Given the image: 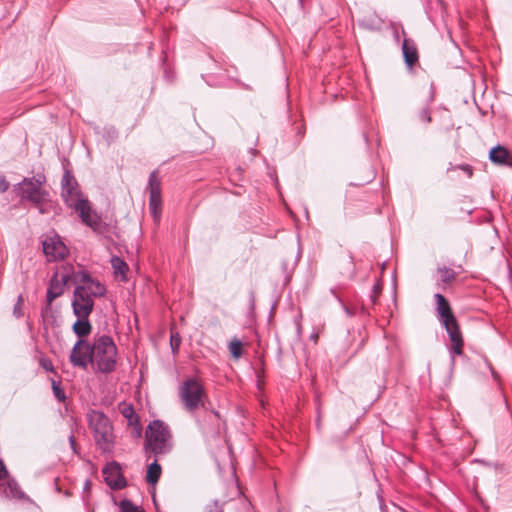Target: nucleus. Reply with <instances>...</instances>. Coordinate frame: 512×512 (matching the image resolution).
Masks as SVG:
<instances>
[{
	"mask_svg": "<svg viewBox=\"0 0 512 512\" xmlns=\"http://www.w3.org/2000/svg\"><path fill=\"white\" fill-rule=\"evenodd\" d=\"M229 351H230L231 355H232L235 359L240 358L241 353H242V343H241V341H240V340H238V339H234V340H232V341L229 343Z\"/></svg>",
	"mask_w": 512,
	"mask_h": 512,
	"instance_id": "obj_22",
	"label": "nucleus"
},
{
	"mask_svg": "<svg viewBox=\"0 0 512 512\" xmlns=\"http://www.w3.org/2000/svg\"><path fill=\"white\" fill-rule=\"evenodd\" d=\"M111 265L116 275H120L122 279H126V273L128 271V265L119 257L114 256L111 258Z\"/></svg>",
	"mask_w": 512,
	"mask_h": 512,
	"instance_id": "obj_19",
	"label": "nucleus"
},
{
	"mask_svg": "<svg viewBox=\"0 0 512 512\" xmlns=\"http://www.w3.org/2000/svg\"><path fill=\"white\" fill-rule=\"evenodd\" d=\"M420 120L429 123L431 121L430 111L428 108H423L419 113Z\"/></svg>",
	"mask_w": 512,
	"mask_h": 512,
	"instance_id": "obj_28",
	"label": "nucleus"
},
{
	"mask_svg": "<svg viewBox=\"0 0 512 512\" xmlns=\"http://www.w3.org/2000/svg\"><path fill=\"white\" fill-rule=\"evenodd\" d=\"M39 364L44 370L48 372H52L54 370L52 362L46 357L40 358Z\"/></svg>",
	"mask_w": 512,
	"mask_h": 512,
	"instance_id": "obj_27",
	"label": "nucleus"
},
{
	"mask_svg": "<svg viewBox=\"0 0 512 512\" xmlns=\"http://www.w3.org/2000/svg\"><path fill=\"white\" fill-rule=\"evenodd\" d=\"M149 206L155 222L160 221L161 216V182L155 171L150 174L149 183Z\"/></svg>",
	"mask_w": 512,
	"mask_h": 512,
	"instance_id": "obj_10",
	"label": "nucleus"
},
{
	"mask_svg": "<svg viewBox=\"0 0 512 512\" xmlns=\"http://www.w3.org/2000/svg\"><path fill=\"white\" fill-rule=\"evenodd\" d=\"M52 390L55 398L60 402H63L66 399L64 390L60 387V384L55 380H52Z\"/></svg>",
	"mask_w": 512,
	"mask_h": 512,
	"instance_id": "obj_23",
	"label": "nucleus"
},
{
	"mask_svg": "<svg viewBox=\"0 0 512 512\" xmlns=\"http://www.w3.org/2000/svg\"><path fill=\"white\" fill-rule=\"evenodd\" d=\"M146 449L155 455L165 454L172 447L169 427L161 420L152 421L146 430Z\"/></svg>",
	"mask_w": 512,
	"mask_h": 512,
	"instance_id": "obj_7",
	"label": "nucleus"
},
{
	"mask_svg": "<svg viewBox=\"0 0 512 512\" xmlns=\"http://www.w3.org/2000/svg\"><path fill=\"white\" fill-rule=\"evenodd\" d=\"M121 512H145L140 506L134 504L128 499H123L119 503Z\"/></svg>",
	"mask_w": 512,
	"mask_h": 512,
	"instance_id": "obj_21",
	"label": "nucleus"
},
{
	"mask_svg": "<svg viewBox=\"0 0 512 512\" xmlns=\"http://www.w3.org/2000/svg\"><path fill=\"white\" fill-rule=\"evenodd\" d=\"M462 169H463L464 171H467V172L469 173V176H471V175H472V170H471V168H470L469 166H463V167H462Z\"/></svg>",
	"mask_w": 512,
	"mask_h": 512,
	"instance_id": "obj_32",
	"label": "nucleus"
},
{
	"mask_svg": "<svg viewBox=\"0 0 512 512\" xmlns=\"http://www.w3.org/2000/svg\"><path fill=\"white\" fill-rule=\"evenodd\" d=\"M0 494L6 498L21 499L24 493L17 482L10 478L4 463L0 460Z\"/></svg>",
	"mask_w": 512,
	"mask_h": 512,
	"instance_id": "obj_11",
	"label": "nucleus"
},
{
	"mask_svg": "<svg viewBox=\"0 0 512 512\" xmlns=\"http://www.w3.org/2000/svg\"><path fill=\"white\" fill-rule=\"evenodd\" d=\"M489 159L495 164L505 165L512 168V154L501 145L490 150Z\"/></svg>",
	"mask_w": 512,
	"mask_h": 512,
	"instance_id": "obj_15",
	"label": "nucleus"
},
{
	"mask_svg": "<svg viewBox=\"0 0 512 512\" xmlns=\"http://www.w3.org/2000/svg\"><path fill=\"white\" fill-rule=\"evenodd\" d=\"M9 188V182L5 179V177H0V192L3 193Z\"/></svg>",
	"mask_w": 512,
	"mask_h": 512,
	"instance_id": "obj_30",
	"label": "nucleus"
},
{
	"mask_svg": "<svg viewBox=\"0 0 512 512\" xmlns=\"http://www.w3.org/2000/svg\"><path fill=\"white\" fill-rule=\"evenodd\" d=\"M61 196L67 206L75 209L82 222L98 231L101 227V217L92 210L88 199L84 198L78 184L69 171H65L61 181Z\"/></svg>",
	"mask_w": 512,
	"mask_h": 512,
	"instance_id": "obj_3",
	"label": "nucleus"
},
{
	"mask_svg": "<svg viewBox=\"0 0 512 512\" xmlns=\"http://www.w3.org/2000/svg\"><path fill=\"white\" fill-rule=\"evenodd\" d=\"M72 329L79 339H85V337L91 333L92 326L88 317H78L77 321L73 324Z\"/></svg>",
	"mask_w": 512,
	"mask_h": 512,
	"instance_id": "obj_17",
	"label": "nucleus"
},
{
	"mask_svg": "<svg viewBox=\"0 0 512 512\" xmlns=\"http://www.w3.org/2000/svg\"><path fill=\"white\" fill-rule=\"evenodd\" d=\"M87 421L97 447L102 452H111L115 443V435L109 417L100 410H91L87 413Z\"/></svg>",
	"mask_w": 512,
	"mask_h": 512,
	"instance_id": "obj_4",
	"label": "nucleus"
},
{
	"mask_svg": "<svg viewBox=\"0 0 512 512\" xmlns=\"http://www.w3.org/2000/svg\"><path fill=\"white\" fill-rule=\"evenodd\" d=\"M88 486H89V481H86V483H85V489H87V488H88Z\"/></svg>",
	"mask_w": 512,
	"mask_h": 512,
	"instance_id": "obj_33",
	"label": "nucleus"
},
{
	"mask_svg": "<svg viewBox=\"0 0 512 512\" xmlns=\"http://www.w3.org/2000/svg\"><path fill=\"white\" fill-rule=\"evenodd\" d=\"M76 273L77 271H74L73 267L66 266L60 272L53 275L47 290L48 304H51L53 300L63 294L64 288L68 283L74 284V275Z\"/></svg>",
	"mask_w": 512,
	"mask_h": 512,
	"instance_id": "obj_9",
	"label": "nucleus"
},
{
	"mask_svg": "<svg viewBox=\"0 0 512 512\" xmlns=\"http://www.w3.org/2000/svg\"><path fill=\"white\" fill-rule=\"evenodd\" d=\"M180 345V338L178 336L171 335V347L173 351L178 350Z\"/></svg>",
	"mask_w": 512,
	"mask_h": 512,
	"instance_id": "obj_29",
	"label": "nucleus"
},
{
	"mask_svg": "<svg viewBox=\"0 0 512 512\" xmlns=\"http://www.w3.org/2000/svg\"><path fill=\"white\" fill-rule=\"evenodd\" d=\"M103 474L105 477V481L112 489H120L124 487L125 480L120 475L118 465L116 463H112L107 465L103 469Z\"/></svg>",
	"mask_w": 512,
	"mask_h": 512,
	"instance_id": "obj_13",
	"label": "nucleus"
},
{
	"mask_svg": "<svg viewBox=\"0 0 512 512\" xmlns=\"http://www.w3.org/2000/svg\"><path fill=\"white\" fill-rule=\"evenodd\" d=\"M402 52L407 66L410 68L413 67V65L418 61V52L415 44L409 39H404Z\"/></svg>",
	"mask_w": 512,
	"mask_h": 512,
	"instance_id": "obj_16",
	"label": "nucleus"
},
{
	"mask_svg": "<svg viewBox=\"0 0 512 512\" xmlns=\"http://www.w3.org/2000/svg\"><path fill=\"white\" fill-rule=\"evenodd\" d=\"M119 410L122 416L127 420L128 425L133 428V433L135 436L141 435V427L139 424V418L135 413L134 407L128 403H121L119 405Z\"/></svg>",
	"mask_w": 512,
	"mask_h": 512,
	"instance_id": "obj_14",
	"label": "nucleus"
},
{
	"mask_svg": "<svg viewBox=\"0 0 512 512\" xmlns=\"http://www.w3.org/2000/svg\"><path fill=\"white\" fill-rule=\"evenodd\" d=\"M204 512H223V510L217 501H213L205 506Z\"/></svg>",
	"mask_w": 512,
	"mask_h": 512,
	"instance_id": "obj_26",
	"label": "nucleus"
},
{
	"mask_svg": "<svg viewBox=\"0 0 512 512\" xmlns=\"http://www.w3.org/2000/svg\"><path fill=\"white\" fill-rule=\"evenodd\" d=\"M178 395L184 409L192 413L203 406L205 389L195 378H188L179 386Z\"/></svg>",
	"mask_w": 512,
	"mask_h": 512,
	"instance_id": "obj_8",
	"label": "nucleus"
},
{
	"mask_svg": "<svg viewBox=\"0 0 512 512\" xmlns=\"http://www.w3.org/2000/svg\"><path fill=\"white\" fill-rule=\"evenodd\" d=\"M437 272L439 274V280L443 284L451 283L455 279V277H456L455 271L453 269H450V268H447V267H439L437 269Z\"/></svg>",
	"mask_w": 512,
	"mask_h": 512,
	"instance_id": "obj_20",
	"label": "nucleus"
},
{
	"mask_svg": "<svg viewBox=\"0 0 512 512\" xmlns=\"http://www.w3.org/2000/svg\"><path fill=\"white\" fill-rule=\"evenodd\" d=\"M359 26L360 27H363L365 29H368V30H376V29H379L380 25L379 24H376L374 21H368V20H361L359 22Z\"/></svg>",
	"mask_w": 512,
	"mask_h": 512,
	"instance_id": "obj_25",
	"label": "nucleus"
},
{
	"mask_svg": "<svg viewBox=\"0 0 512 512\" xmlns=\"http://www.w3.org/2000/svg\"><path fill=\"white\" fill-rule=\"evenodd\" d=\"M42 245L43 252L49 261L61 260L68 253L66 245L62 242L61 238L56 234L52 236H47L46 239L43 241Z\"/></svg>",
	"mask_w": 512,
	"mask_h": 512,
	"instance_id": "obj_12",
	"label": "nucleus"
},
{
	"mask_svg": "<svg viewBox=\"0 0 512 512\" xmlns=\"http://www.w3.org/2000/svg\"><path fill=\"white\" fill-rule=\"evenodd\" d=\"M118 350L113 339L107 335H96L92 344L86 339H78L69 355L72 366L87 369L89 364L96 371L111 373L116 368Z\"/></svg>",
	"mask_w": 512,
	"mask_h": 512,
	"instance_id": "obj_1",
	"label": "nucleus"
},
{
	"mask_svg": "<svg viewBox=\"0 0 512 512\" xmlns=\"http://www.w3.org/2000/svg\"><path fill=\"white\" fill-rule=\"evenodd\" d=\"M69 442H70L72 450L74 452H76V441H75V437L73 435L69 436Z\"/></svg>",
	"mask_w": 512,
	"mask_h": 512,
	"instance_id": "obj_31",
	"label": "nucleus"
},
{
	"mask_svg": "<svg viewBox=\"0 0 512 512\" xmlns=\"http://www.w3.org/2000/svg\"><path fill=\"white\" fill-rule=\"evenodd\" d=\"M74 285L73 312L77 317H88L93 311L94 298L103 296L106 289L84 270H79L74 275Z\"/></svg>",
	"mask_w": 512,
	"mask_h": 512,
	"instance_id": "obj_2",
	"label": "nucleus"
},
{
	"mask_svg": "<svg viewBox=\"0 0 512 512\" xmlns=\"http://www.w3.org/2000/svg\"><path fill=\"white\" fill-rule=\"evenodd\" d=\"M23 302H24L23 296L19 295L17 302L14 305V309H13V314L17 318H20L21 316H23V311H22Z\"/></svg>",
	"mask_w": 512,
	"mask_h": 512,
	"instance_id": "obj_24",
	"label": "nucleus"
},
{
	"mask_svg": "<svg viewBox=\"0 0 512 512\" xmlns=\"http://www.w3.org/2000/svg\"><path fill=\"white\" fill-rule=\"evenodd\" d=\"M434 298L436 300V312L439 317V321L445 327L449 335L451 351L455 355H460L462 354L463 339L456 318L452 313L450 304L440 293H436Z\"/></svg>",
	"mask_w": 512,
	"mask_h": 512,
	"instance_id": "obj_5",
	"label": "nucleus"
},
{
	"mask_svg": "<svg viewBox=\"0 0 512 512\" xmlns=\"http://www.w3.org/2000/svg\"><path fill=\"white\" fill-rule=\"evenodd\" d=\"M161 475V466L157 463V461H154L148 466L147 474H146V481L149 484H155L158 482Z\"/></svg>",
	"mask_w": 512,
	"mask_h": 512,
	"instance_id": "obj_18",
	"label": "nucleus"
},
{
	"mask_svg": "<svg viewBox=\"0 0 512 512\" xmlns=\"http://www.w3.org/2000/svg\"><path fill=\"white\" fill-rule=\"evenodd\" d=\"M44 182L45 178L38 176L37 178H25L17 185L21 198L32 202L41 214L48 213V208L52 206L49 192L42 188Z\"/></svg>",
	"mask_w": 512,
	"mask_h": 512,
	"instance_id": "obj_6",
	"label": "nucleus"
}]
</instances>
